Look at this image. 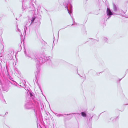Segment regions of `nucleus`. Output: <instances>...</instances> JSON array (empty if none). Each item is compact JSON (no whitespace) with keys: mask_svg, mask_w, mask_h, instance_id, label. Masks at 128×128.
Returning <instances> with one entry per match:
<instances>
[{"mask_svg":"<svg viewBox=\"0 0 128 128\" xmlns=\"http://www.w3.org/2000/svg\"><path fill=\"white\" fill-rule=\"evenodd\" d=\"M8 113V112H6V113L5 114H7Z\"/></svg>","mask_w":128,"mask_h":128,"instance_id":"nucleus-14","label":"nucleus"},{"mask_svg":"<svg viewBox=\"0 0 128 128\" xmlns=\"http://www.w3.org/2000/svg\"><path fill=\"white\" fill-rule=\"evenodd\" d=\"M18 31L19 32H20V30L18 28Z\"/></svg>","mask_w":128,"mask_h":128,"instance_id":"nucleus-12","label":"nucleus"},{"mask_svg":"<svg viewBox=\"0 0 128 128\" xmlns=\"http://www.w3.org/2000/svg\"><path fill=\"white\" fill-rule=\"evenodd\" d=\"M75 114L74 113V114Z\"/></svg>","mask_w":128,"mask_h":128,"instance_id":"nucleus-16","label":"nucleus"},{"mask_svg":"<svg viewBox=\"0 0 128 128\" xmlns=\"http://www.w3.org/2000/svg\"><path fill=\"white\" fill-rule=\"evenodd\" d=\"M32 24L31 23H30V21H27L26 22V24L24 26V32L26 34V30L27 26H30Z\"/></svg>","mask_w":128,"mask_h":128,"instance_id":"nucleus-4","label":"nucleus"},{"mask_svg":"<svg viewBox=\"0 0 128 128\" xmlns=\"http://www.w3.org/2000/svg\"><path fill=\"white\" fill-rule=\"evenodd\" d=\"M35 18H36L35 17H33L32 18V19H31V23L32 24L34 22Z\"/></svg>","mask_w":128,"mask_h":128,"instance_id":"nucleus-10","label":"nucleus"},{"mask_svg":"<svg viewBox=\"0 0 128 128\" xmlns=\"http://www.w3.org/2000/svg\"><path fill=\"white\" fill-rule=\"evenodd\" d=\"M107 16H105V18L108 19L113 14L112 13L109 8H107L106 11Z\"/></svg>","mask_w":128,"mask_h":128,"instance_id":"nucleus-3","label":"nucleus"},{"mask_svg":"<svg viewBox=\"0 0 128 128\" xmlns=\"http://www.w3.org/2000/svg\"><path fill=\"white\" fill-rule=\"evenodd\" d=\"M24 53L25 54H26V51H24Z\"/></svg>","mask_w":128,"mask_h":128,"instance_id":"nucleus-13","label":"nucleus"},{"mask_svg":"<svg viewBox=\"0 0 128 128\" xmlns=\"http://www.w3.org/2000/svg\"><path fill=\"white\" fill-rule=\"evenodd\" d=\"M25 107L26 109H30L32 108V106L29 104H25Z\"/></svg>","mask_w":128,"mask_h":128,"instance_id":"nucleus-5","label":"nucleus"},{"mask_svg":"<svg viewBox=\"0 0 128 128\" xmlns=\"http://www.w3.org/2000/svg\"><path fill=\"white\" fill-rule=\"evenodd\" d=\"M30 97H32V94L31 92H30Z\"/></svg>","mask_w":128,"mask_h":128,"instance_id":"nucleus-11","label":"nucleus"},{"mask_svg":"<svg viewBox=\"0 0 128 128\" xmlns=\"http://www.w3.org/2000/svg\"><path fill=\"white\" fill-rule=\"evenodd\" d=\"M51 58L50 56L47 57H44V58L40 57L38 58H36L35 59L37 64L36 67L38 72H37V74L38 72H39L40 70V68L39 66L40 65H41L42 64L44 63L46 61V59L47 60H49Z\"/></svg>","mask_w":128,"mask_h":128,"instance_id":"nucleus-1","label":"nucleus"},{"mask_svg":"<svg viewBox=\"0 0 128 128\" xmlns=\"http://www.w3.org/2000/svg\"><path fill=\"white\" fill-rule=\"evenodd\" d=\"M83 117H86V114L84 112H82L81 113Z\"/></svg>","mask_w":128,"mask_h":128,"instance_id":"nucleus-9","label":"nucleus"},{"mask_svg":"<svg viewBox=\"0 0 128 128\" xmlns=\"http://www.w3.org/2000/svg\"><path fill=\"white\" fill-rule=\"evenodd\" d=\"M75 22H74V23H73V24H75Z\"/></svg>","mask_w":128,"mask_h":128,"instance_id":"nucleus-15","label":"nucleus"},{"mask_svg":"<svg viewBox=\"0 0 128 128\" xmlns=\"http://www.w3.org/2000/svg\"><path fill=\"white\" fill-rule=\"evenodd\" d=\"M76 114H78V113H76Z\"/></svg>","mask_w":128,"mask_h":128,"instance_id":"nucleus-17","label":"nucleus"},{"mask_svg":"<svg viewBox=\"0 0 128 128\" xmlns=\"http://www.w3.org/2000/svg\"><path fill=\"white\" fill-rule=\"evenodd\" d=\"M113 9L114 10L115 12L116 11L118 10V8L114 4H113Z\"/></svg>","mask_w":128,"mask_h":128,"instance_id":"nucleus-6","label":"nucleus"},{"mask_svg":"<svg viewBox=\"0 0 128 128\" xmlns=\"http://www.w3.org/2000/svg\"><path fill=\"white\" fill-rule=\"evenodd\" d=\"M103 40L105 42H108V40L106 38L104 37L103 38Z\"/></svg>","mask_w":128,"mask_h":128,"instance_id":"nucleus-8","label":"nucleus"},{"mask_svg":"<svg viewBox=\"0 0 128 128\" xmlns=\"http://www.w3.org/2000/svg\"><path fill=\"white\" fill-rule=\"evenodd\" d=\"M54 114L56 116H58V117H59L62 116V114H58L56 113H55Z\"/></svg>","mask_w":128,"mask_h":128,"instance_id":"nucleus-7","label":"nucleus"},{"mask_svg":"<svg viewBox=\"0 0 128 128\" xmlns=\"http://www.w3.org/2000/svg\"><path fill=\"white\" fill-rule=\"evenodd\" d=\"M34 112H35V110H34Z\"/></svg>","mask_w":128,"mask_h":128,"instance_id":"nucleus-18","label":"nucleus"},{"mask_svg":"<svg viewBox=\"0 0 128 128\" xmlns=\"http://www.w3.org/2000/svg\"><path fill=\"white\" fill-rule=\"evenodd\" d=\"M64 5L65 6V8H66L67 10H68V13L71 16H72L71 15V13L72 11V6L71 4H70L69 6V9H68V8L67 5L68 4H66L65 2H64L63 3Z\"/></svg>","mask_w":128,"mask_h":128,"instance_id":"nucleus-2","label":"nucleus"}]
</instances>
